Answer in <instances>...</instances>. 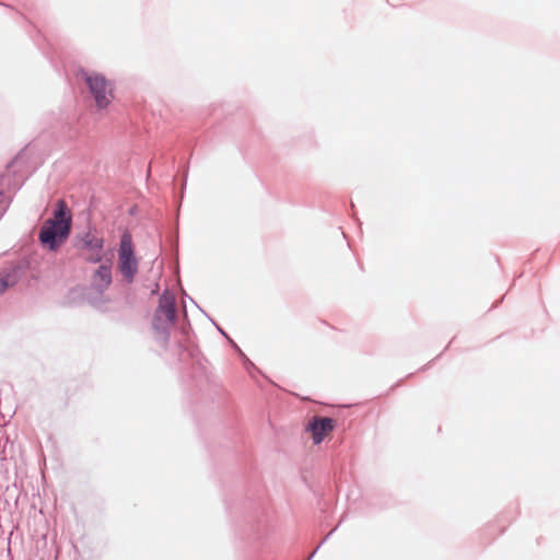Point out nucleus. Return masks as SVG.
I'll use <instances>...</instances> for the list:
<instances>
[{
	"instance_id": "nucleus-4",
	"label": "nucleus",
	"mask_w": 560,
	"mask_h": 560,
	"mask_svg": "<svg viewBox=\"0 0 560 560\" xmlns=\"http://www.w3.org/2000/svg\"><path fill=\"white\" fill-rule=\"evenodd\" d=\"M176 317L174 299L168 294H163L159 300V306L154 315V326L156 329H167L173 325Z\"/></svg>"
},
{
	"instance_id": "nucleus-2",
	"label": "nucleus",
	"mask_w": 560,
	"mask_h": 560,
	"mask_svg": "<svg viewBox=\"0 0 560 560\" xmlns=\"http://www.w3.org/2000/svg\"><path fill=\"white\" fill-rule=\"evenodd\" d=\"M97 108H106L114 98V86L103 74L97 72H80Z\"/></svg>"
},
{
	"instance_id": "nucleus-8",
	"label": "nucleus",
	"mask_w": 560,
	"mask_h": 560,
	"mask_svg": "<svg viewBox=\"0 0 560 560\" xmlns=\"http://www.w3.org/2000/svg\"><path fill=\"white\" fill-rule=\"evenodd\" d=\"M20 280V273L16 268H10L0 271V294L9 288L14 287Z\"/></svg>"
},
{
	"instance_id": "nucleus-1",
	"label": "nucleus",
	"mask_w": 560,
	"mask_h": 560,
	"mask_svg": "<svg viewBox=\"0 0 560 560\" xmlns=\"http://www.w3.org/2000/svg\"><path fill=\"white\" fill-rule=\"evenodd\" d=\"M71 229V214L63 200L57 202L54 218L44 222L39 241L50 249H56L68 237Z\"/></svg>"
},
{
	"instance_id": "nucleus-6",
	"label": "nucleus",
	"mask_w": 560,
	"mask_h": 560,
	"mask_svg": "<svg viewBox=\"0 0 560 560\" xmlns=\"http://www.w3.org/2000/svg\"><path fill=\"white\" fill-rule=\"evenodd\" d=\"M112 266L104 264L92 273L90 279L91 289L97 293H103L112 284Z\"/></svg>"
},
{
	"instance_id": "nucleus-3",
	"label": "nucleus",
	"mask_w": 560,
	"mask_h": 560,
	"mask_svg": "<svg viewBox=\"0 0 560 560\" xmlns=\"http://www.w3.org/2000/svg\"><path fill=\"white\" fill-rule=\"evenodd\" d=\"M118 269L124 278L131 282L138 272V259L135 254L132 238L129 233H124L118 249Z\"/></svg>"
},
{
	"instance_id": "nucleus-7",
	"label": "nucleus",
	"mask_w": 560,
	"mask_h": 560,
	"mask_svg": "<svg viewBox=\"0 0 560 560\" xmlns=\"http://www.w3.org/2000/svg\"><path fill=\"white\" fill-rule=\"evenodd\" d=\"M104 241L94 234H86L83 240V248L85 250V259L90 262H100L103 259Z\"/></svg>"
},
{
	"instance_id": "nucleus-5",
	"label": "nucleus",
	"mask_w": 560,
	"mask_h": 560,
	"mask_svg": "<svg viewBox=\"0 0 560 560\" xmlns=\"http://www.w3.org/2000/svg\"><path fill=\"white\" fill-rule=\"evenodd\" d=\"M334 428L335 421L331 418L325 417H314L307 425V430L311 432L315 444L322 443L332 432Z\"/></svg>"
}]
</instances>
